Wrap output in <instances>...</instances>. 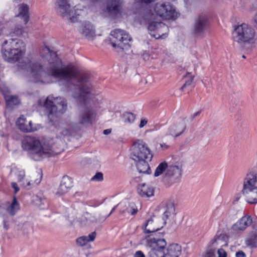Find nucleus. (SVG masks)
Wrapping results in <instances>:
<instances>
[{"instance_id": "nucleus-1", "label": "nucleus", "mask_w": 257, "mask_h": 257, "mask_svg": "<svg viewBox=\"0 0 257 257\" xmlns=\"http://www.w3.org/2000/svg\"><path fill=\"white\" fill-rule=\"evenodd\" d=\"M41 56L48 59V66L46 71L43 66L33 58H26L24 60V69L30 73L32 81L35 82H48V78L52 76L57 80L67 83L76 79L85 82V78H79L80 75L78 68L72 64H65L55 52L51 51L47 47L40 51Z\"/></svg>"}, {"instance_id": "nucleus-2", "label": "nucleus", "mask_w": 257, "mask_h": 257, "mask_svg": "<svg viewBox=\"0 0 257 257\" xmlns=\"http://www.w3.org/2000/svg\"><path fill=\"white\" fill-rule=\"evenodd\" d=\"M79 78H85V82H80L76 79L72 82H68L67 91L71 96L78 99L80 102H83L84 104L77 113V123L81 125L91 124L95 120L97 114L93 108L89 105L90 103V100L86 97L90 93L92 86L87 77L80 75Z\"/></svg>"}, {"instance_id": "nucleus-3", "label": "nucleus", "mask_w": 257, "mask_h": 257, "mask_svg": "<svg viewBox=\"0 0 257 257\" xmlns=\"http://www.w3.org/2000/svg\"><path fill=\"white\" fill-rule=\"evenodd\" d=\"M22 147L24 150L31 152L32 158L36 161L55 156L64 150V143L58 138L39 140L27 136L23 141Z\"/></svg>"}, {"instance_id": "nucleus-4", "label": "nucleus", "mask_w": 257, "mask_h": 257, "mask_svg": "<svg viewBox=\"0 0 257 257\" xmlns=\"http://www.w3.org/2000/svg\"><path fill=\"white\" fill-rule=\"evenodd\" d=\"M254 35V30L247 24L234 26L233 41L243 50L249 51L254 47L252 40Z\"/></svg>"}, {"instance_id": "nucleus-5", "label": "nucleus", "mask_w": 257, "mask_h": 257, "mask_svg": "<svg viewBox=\"0 0 257 257\" xmlns=\"http://www.w3.org/2000/svg\"><path fill=\"white\" fill-rule=\"evenodd\" d=\"M39 104L48 111V117L51 120L64 113L67 109V101L61 97L48 96L44 101H39Z\"/></svg>"}, {"instance_id": "nucleus-6", "label": "nucleus", "mask_w": 257, "mask_h": 257, "mask_svg": "<svg viewBox=\"0 0 257 257\" xmlns=\"http://www.w3.org/2000/svg\"><path fill=\"white\" fill-rule=\"evenodd\" d=\"M183 164L182 162L171 164L164 161L160 163L155 170V177L164 174L166 177L175 180L180 179L182 175Z\"/></svg>"}, {"instance_id": "nucleus-7", "label": "nucleus", "mask_w": 257, "mask_h": 257, "mask_svg": "<svg viewBox=\"0 0 257 257\" xmlns=\"http://www.w3.org/2000/svg\"><path fill=\"white\" fill-rule=\"evenodd\" d=\"M112 46L118 52H121L130 47L128 42L132 38L129 34L121 29H115L112 31L109 37Z\"/></svg>"}, {"instance_id": "nucleus-8", "label": "nucleus", "mask_w": 257, "mask_h": 257, "mask_svg": "<svg viewBox=\"0 0 257 257\" xmlns=\"http://www.w3.org/2000/svg\"><path fill=\"white\" fill-rule=\"evenodd\" d=\"M22 43L21 41L13 39L5 41L2 49L5 59L8 61L18 60L24 54L18 46Z\"/></svg>"}, {"instance_id": "nucleus-9", "label": "nucleus", "mask_w": 257, "mask_h": 257, "mask_svg": "<svg viewBox=\"0 0 257 257\" xmlns=\"http://www.w3.org/2000/svg\"><path fill=\"white\" fill-rule=\"evenodd\" d=\"M153 154L148 145L142 139H136L133 141L132 158L134 161L140 159L152 160Z\"/></svg>"}, {"instance_id": "nucleus-10", "label": "nucleus", "mask_w": 257, "mask_h": 257, "mask_svg": "<svg viewBox=\"0 0 257 257\" xmlns=\"http://www.w3.org/2000/svg\"><path fill=\"white\" fill-rule=\"evenodd\" d=\"M186 122L181 120L172 125H167L160 128V134L161 137L166 140L180 136L185 131Z\"/></svg>"}, {"instance_id": "nucleus-11", "label": "nucleus", "mask_w": 257, "mask_h": 257, "mask_svg": "<svg viewBox=\"0 0 257 257\" xmlns=\"http://www.w3.org/2000/svg\"><path fill=\"white\" fill-rule=\"evenodd\" d=\"M154 9L156 14L163 19H175L178 17L175 9L169 3H158Z\"/></svg>"}, {"instance_id": "nucleus-12", "label": "nucleus", "mask_w": 257, "mask_h": 257, "mask_svg": "<svg viewBox=\"0 0 257 257\" xmlns=\"http://www.w3.org/2000/svg\"><path fill=\"white\" fill-rule=\"evenodd\" d=\"M143 243L150 247V251H155L156 255L162 257L164 253V249L167 245V242L164 238H156L150 236L143 240Z\"/></svg>"}, {"instance_id": "nucleus-13", "label": "nucleus", "mask_w": 257, "mask_h": 257, "mask_svg": "<svg viewBox=\"0 0 257 257\" xmlns=\"http://www.w3.org/2000/svg\"><path fill=\"white\" fill-rule=\"evenodd\" d=\"M208 24V20L206 15L200 14L196 17L192 29V33L194 36H200L204 33Z\"/></svg>"}, {"instance_id": "nucleus-14", "label": "nucleus", "mask_w": 257, "mask_h": 257, "mask_svg": "<svg viewBox=\"0 0 257 257\" xmlns=\"http://www.w3.org/2000/svg\"><path fill=\"white\" fill-rule=\"evenodd\" d=\"M252 218L250 216H244L232 225L231 230L236 233H242L252 223Z\"/></svg>"}, {"instance_id": "nucleus-15", "label": "nucleus", "mask_w": 257, "mask_h": 257, "mask_svg": "<svg viewBox=\"0 0 257 257\" xmlns=\"http://www.w3.org/2000/svg\"><path fill=\"white\" fill-rule=\"evenodd\" d=\"M70 10L67 0H58L56 11L59 15L67 19H73L74 16L70 13Z\"/></svg>"}, {"instance_id": "nucleus-16", "label": "nucleus", "mask_w": 257, "mask_h": 257, "mask_svg": "<svg viewBox=\"0 0 257 257\" xmlns=\"http://www.w3.org/2000/svg\"><path fill=\"white\" fill-rule=\"evenodd\" d=\"M16 124L22 131L26 133L33 132L37 130L36 126L33 125L30 119H27L24 115H21L17 120Z\"/></svg>"}, {"instance_id": "nucleus-17", "label": "nucleus", "mask_w": 257, "mask_h": 257, "mask_svg": "<svg viewBox=\"0 0 257 257\" xmlns=\"http://www.w3.org/2000/svg\"><path fill=\"white\" fill-rule=\"evenodd\" d=\"M228 245V237L225 234H221L214 237L211 242L210 247L214 249L215 251L219 248H224Z\"/></svg>"}, {"instance_id": "nucleus-18", "label": "nucleus", "mask_w": 257, "mask_h": 257, "mask_svg": "<svg viewBox=\"0 0 257 257\" xmlns=\"http://www.w3.org/2000/svg\"><path fill=\"white\" fill-rule=\"evenodd\" d=\"M17 20L23 21V25H27L29 20V7L25 4L18 6V13L16 15Z\"/></svg>"}, {"instance_id": "nucleus-19", "label": "nucleus", "mask_w": 257, "mask_h": 257, "mask_svg": "<svg viewBox=\"0 0 257 257\" xmlns=\"http://www.w3.org/2000/svg\"><path fill=\"white\" fill-rule=\"evenodd\" d=\"M101 210L98 208H94L89 212H86L84 216L81 218V221H89L90 222H96L100 219H104L101 215Z\"/></svg>"}, {"instance_id": "nucleus-20", "label": "nucleus", "mask_w": 257, "mask_h": 257, "mask_svg": "<svg viewBox=\"0 0 257 257\" xmlns=\"http://www.w3.org/2000/svg\"><path fill=\"white\" fill-rule=\"evenodd\" d=\"M162 228V224H159L157 218L154 217L148 219L144 228L145 233H150L158 231Z\"/></svg>"}, {"instance_id": "nucleus-21", "label": "nucleus", "mask_w": 257, "mask_h": 257, "mask_svg": "<svg viewBox=\"0 0 257 257\" xmlns=\"http://www.w3.org/2000/svg\"><path fill=\"white\" fill-rule=\"evenodd\" d=\"M72 186L71 180L68 176L63 177L60 186L56 191V194L59 196L64 195L72 187Z\"/></svg>"}, {"instance_id": "nucleus-22", "label": "nucleus", "mask_w": 257, "mask_h": 257, "mask_svg": "<svg viewBox=\"0 0 257 257\" xmlns=\"http://www.w3.org/2000/svg\"><path fill=\"white\" fill-rule=\"evenodd\" d=\"M138 194L142 197L149 198L154 196L155 189L147 183L139 184L137 188Z\"/></svg>"}, {"instance_id": "nucleus-23", "label": "nucleus", "mask_w": 257, "mask_h": 257, "mask_svg": "<svg viewBox=\"0 0 257 257\" xmlns=\"http://www.w3.org/2000/svg\"><path fill=\"white\" fill-rule=\"evenodd\" d=\"M121 4L118 0H108L106 5V11L111 16H116L120 13Z\"/></svg>"}, {"instance_id": "nucleus-24", "label": "nucleus", "mask_w": 257, "mask_h": 257, "mask_svg": "<svg viewBox=\"0 0 257 257\" xmlns=\"http://www.w3.org/2000/svg\"><path fill=\"white\" fill-rule=\"evenodd\" d=\"M181 252V245L178 243H172L168 245L162 257H179Z\"/></svg>"}, {"instance_id": "nucleus-25", "label": "nucleus", "mask_w": 257, "mask_h": 257, "mask_svg": "<svg viewBox=\"0 0 257 257\" xmlns=\"http://www.w3.org/2000/svg\"><path fill=\"white\" fill-rule=\"evenodd\" d=\"M256 179V174L252 173L247 174L244 180L242 190L257 188Z\"/></svg>"}, {"instance_id": "nucleus-26", "label": "nucleus", "mask_w": 257, "mask_h": 257, "mask_svg": "<svg viewBox=\"0 0 257 257\" xmlns=\"http://www.w3.org/2000/svg\"><path fill=\"white\" fill-rule=\"evenodd\" d=\"M81 33L88 40H93L95 36L94 28L89 23H85L82 25Z\"/></svg>"}, {"instance_id": "nucleus-27", "label": "nucleus", "mask_w": 257, "mask_h": 257, "mask_svg": "<svg viewBox=\"0 0 257 257\" xmlns=\"http://www.w3.org/2000/svg\"><path fill=\"white\" fill-rule=\"evenodd\" d=\"M31 178H27L26 182H23L22 185L24 188H29L38 185L41 181L42 173H38L33 174Z\"/></svg>"}, {"instance_id": "nucleus-28", "label": "nucleus", "mask_w": 257, "mask_h": 257, "mask_svg": "<svg viewBox=\"0 0 257 257\" xmlns=\"http://www.w3.org/2000/svg\"><path fill=\"white\" fill-rule=\"evenodd\" d=\"M151 161L147 159H140L138 161H135L136 162V167L138 172L142 174H150L151 169L148 162Z\"/></svg>"}, {"instance_id": "nucleus-29", "label": "nucleus", "mask_w": 257, "mask_h": 257, "mask_svg": "<svg viewBox=\"0 0 257 257\" xmlns=\"http://www.w3.org/2000/svg\"><path fill=\"white\" fill-rule=\"evenodd\" d=\"M245 243L251 247L257 246V227L252 228L245 238Z\"/></svg>"}, {"instance_id": "nucleus-30", "label": "nucleus", "mask_w": 257, "mask_h": 257, "mask_svg": "<svg viewBox=\"0 0 257 257\" xmlns=\"http://www.w3.org/2000/svg\"><path fill=\"white\" fill-rule=\"evenodd\" d=\"M242 193L246 198L248 203H257V188L242 190Z\"/></svg>"}, {"instance_id": "nucleus-31", "label": "nucleus", "mask_w": 257, "mask_h": 257, "mask_svg": "<svg viewBox=\"0 0 257 257\" xmlns=\"http://www.w3.org/2000/svg\"><path fill=\"white\" fill-rule=\"evenodd\" d=\"M70 13L74 16V18L73 19H69L73 22H76L79 16H82L85 14V12L82 9V7L81 6H77L73 9H71Z\"/></svg>"}, {"instance_id": "nucleus-32", "label": "nucleus", "mask_w": 257, "mask_h": 257, "mask_svg": "<svg viewBox=\"0 0 257 257\" xmlns=\"http://www.w3.org/2000/svg\"><path fill=\"white\" fill-rule=\"evenodd\" d=\"M18 23L12 29V33L17 36H22L25 32V26L23 25V21L17 20Z\"/></svg>"}, {"instance_id": "nucleus-33", "label": "nucleus", "mask_w": 257, "mask_h": 257, "mask_svg": "<svg viewBox=\"0 0 257 257\" xmlns=\"http://www.w3.org/2000/svg\"><path fill=\"white\" fill-rule=\"evenodd\" d=\"M19 209V204L18 203L16 198L13 199V202L8 206L6 211L11 216H14Z\"/></svg>"}, {"instance_id": "nucleus-34", "label": "nucleus", "mask_w": 257, "mask_h": 257, "mask_svg": "<svg viewBox=\"0 0 257 257\" xmlns=\"http://www.w3.org/2000/svg\"><path fill=\"white\" fill-rule=\"evenodd\" d=\"M8 107L12 108L15 105L20 103V100L18 97L13 95H6L5 96Z\"/></svg>"}, {"instance_id": "nucleus-35", "label": "nucleus", "mask_w": 257, "mask_h": 257, "mask_svg": "<svg viewBox=\"0 0 257 257\" xmlns=\"http://www.w3.org/2000/svg\"><path fill=\"white\" fill-rule=\"evenodd\" d=\"M161 27L166 29H167V26L165 24L162 22H153L149 24L148 30L150 32V34L154 33L157 32L158 29Z\"/></svg>"}, {"instance_id": "nucleus-36", "label": "nucleus", "mask_w": 257, "mask_h": 257, "mask_svg": "<svg viewBox=\"0 0 257 257\" xmlns=\"http://www.w3.org/2000/svg\"><path fill=\"white\" fill-rule=\"evenodd\" d=\"M166 208L167 209L164 213V215L166 218H168L169 216L175 214V209L174 204L171 202L167 203Z\"/></svg>"}, {"instance_id": "nucleus-37", "label": "nucleus", "mask_w": 257, "mask_h": 257, "mask_svg": "<svg viewBox=\"0 0 257 257\" xmlns=\"http://www.w3.org/2000/svg\"><path fill=\"white\" fill-rule=\"evenodd\" d=\"M122 212L132 215H135L137 213L138 209L134 203H131L126 206L125 209L123 210Z\"/></svg>"}, {"instance_id": "nucleus-38", "label": "nucleus", "mask_w": 257, "mask_h": 257, "mask_svg": "<svg viewBox=\"0 0 257 257\" xmlns=\"http://www.w3.org/2000/svg\"><path fill=\"white\" fill-rule=\"evenodd\" d=\"M168 27H167V29H165V28H162V27H161V28H159L158 29V31H157V32L156 33H151V35L158 39V38H162L163 37L164 35L165 34H166L168 32Z\"/></svg>"}, {"instance_id": "nucleus-39", "label": "nucleus", "mask_w": 257, "mask_h": 257, "mask_svg": "<svg viewBox=\"0 0 257 257\" xmlns=\"http://www.w3.org/2000/svg\"><path fill=\"white\" fill-rule=\"evenodd\" d=\"M215 252L214 249L209 246L203 253L202 257H216Z\"/></svg>"}, {"instance_id": "nucleus-40", "label": "nucleus", "mask_w": 257, "mask_h": 257, "mask_svg": "<svg viewBox=\"0 0 257 257\" xmlns=\"http://www.w3.org/2000/svg\"><path fill=\"white\" fill-rule=\"evenodd\" d=\"M124 121L128 123H133L136 119V116L132 113L127 112L124 115Z\"/></svg>"}, {"instance_id": "nucleus-41", "label": "nucleus", "mask_w": 257, "mask_h": 257, "mask_svg": "<svg viewBox=\"0 0 257 257\" xmlns=\"http://www.w3.org/2000/svg\"><path fill=\"white\" fill-rule=\"evenodd\" d=\"M58 134H60V137L68 136L70 134V131L65 127H60L57 130Z\"/></svg>"}, {"instance_id": "nucleus-42", "label": "nucleus", "mask_w": 257, "mask_h": 257, "mask_svg": "<svg viewBox=\"0 0 257 257\" xmlns=\"http://www.w3.org/2000/svg\"><path fill=\"white\" fill-rule=\"evenodd\" d=\"M87 239L86 236H82L78 237L76 240L77 245L80 246L85 245L87 243H88V240Z\"/></svg>"}, {"instance_id": "nucleus-43", "label": "nucleus", "mask_w": 257, "mask_h": 257, "mask_svg": "<svg viewBox=\"0 0 257 257\" xmlns=\"http://www.w3.org/2000/svg\"><path fill=\"white\" fill-rule=\"evenodd\" d=\"M25 177V173L24 170H20L17 173V178L19 182L22 183L26 182V181L24 180ZM23 183H22V184Z\"/></svg>"}, {"instance_id": "nucleus-44", "label": "nucleus", "mask_w": 257, "mask_h": 257, "mask_svg": "<svg viewBox=\"0 0 257 257\" xmlns=\"http://www.w3.org/2000/svg\"><path fill=\"white\" fill-rule=\"evenodd\" d=\"M217 257H227V254L226 251L224 248H219L217 250Z\"/></svg>"}, {"instance_id": "nucleus-45", "label": "nucleus", "mask_w": 257, "mask_h": 257, "mask_svg": "<svg viewBox=\"0 0 257 257\" xmlns=\"http://www.w3.org/2000/svg\"><path fill=\"white\" fill-rule=\"evenodd\" d=\"M103 174L101 172L97 173L92 178V181H102L103 180Z\"/></svg>"}, {"instance_id": "nucleus-46", "label": "nucleus", "mask_w": 257, "mask_h": 257, "mask_svg": "<svg viewBox=\"0 0 257 257\" xmlns=\"http://www.w3.org/2000/svg\"><path fill=\"white\" fill-rule=\"evenodd\" d=\"M96 236V233L95 231H93L90 234H89L87 236H86L87 238V240H88V242H91L94 240Z\"/></svg>"}, {"instance_id": "nucleus-47", "label": "nucleus", "mask_w": 257, "mask_h": 257, "mask_svg": "<svg viewBox=\"0 0 257 257\" xmlns=\"http://www.w3.org/2000/svg\"><path fill=\"white\" fill-rule=\"evenodd\" d=\"M148 122V119L147 118L142 117L141 119L139 127L140 128H143Z\"/></svg>"}, {"instance_id": "nucleus-48", "label": "nucleus", "mask_w": 257, "mask_h": 257, "mask_svg": "<svg viewBox=\"0 0 257 257\" xmlns=\"http://www.w3.org/2000/svg\"><path fill=\"white\" fill-rule=\"evenodd\" d=\"M193 76L191 75L190 79L188 81H187L185 82V83L181 87V89L183 90L184 88L186 86L190 85L193 81Z\"/></svg>"}, {"instance_id": "nucleus-49", "label": "nucleus", "mask_w": 257, "mask_h": 257, "mask_svg": "<svg viewBox=\"0 0 257 257\" xmlns=\"http://www.w3.org/2000/svg\"><path fill=\"white\" fill-rule=\"evenodd\" d=\"M12 186L14 189L15 193H16L17 192H18L19 191L20 188L18 187V186L16 183H15V182L12 183Z\"/></svg>"}, {"instance_id": "nucleus-50", "label": "nucleus", "mask_w": 257, "mask_h": 257, "mask_svg": "<svg viewBox=\"0 0 257 257\" xmlns=\"http://www.w3.org/2000/svg\"><path fill=\"white\" fill-rule=\"evenodd\" d=\"M236 257H245V254L241 250L238 251L235 253Z\"/></svg>"}, {"instance_id": "nucleus-51", "label": "nucleus", "mask_w": 257, "mask_h": 257, "mask_svg": "<svg viewBox=\"0 0 257 257\" xmlns=\"http://www.w3.org/2000/svg\"><path fill=\"white\" fill-rule=\"evenodd\" d=\"M6 212H7L6 209H5L4 207L0 206V215L4 216Z\"/></svg>"}, {"instance_id": "nucleus-52", "label": "nucleus", "mask_w": 257, "mask_h": 257, "mask_svg": "<svg viewBox=\"0 0 257 257\" xmlns=\"http://www.w3.org/2000/svg\"><path fill=\"white\" fill-rule=\"evenodd\" d=\"M135 257H145V255L141 251H138L135 255Z\"/></svg>"}, {"instance_id": "nucleus-53", "label": "nucleus", "mask_w": 257, "mask_h": 257, "mask_svg": "<svg viewBox=\"0 0 257 257\" xmlns=\"http://www.w3.org/2000/svg\"><path fill=\"white\" fill-rule=\"evenodd\" d=\"M149 257H159L158 256L156 253L155 251H149Z\"/></svg>"}, {"instance_id": "nucleus-54", "label": "nucleus", "mask_w": 257, "mask_h": 257, "mask_svg": "<svg viewBox=\"0 0 257 257\" xmlns=\"http://www.w3.org/2000/svg\"><path fill=\"white\" fill-rule=\"evenodd\" d=\"M111 132V129H106V130H105L103 131V134H104L105 135H107L110 134Z\"/></svg>"}, {"instance_id": "nucleus-55", "label": "nucleus", "mask_w": 257, "mask_h": 257, "mask_svg": "<svg viewBox=\"0 0 257 257\" xmlns=\"http://www.w3.org/2000/svg\"><path fill=\"white\" fill-rule=\"evenodd\" d=\"M155 1L156 0H142V2L147 4H150Z\"/></svg>"}, {"instance_id": "nucleus-56", "label": "nucleus", "mask_w": 257, "mask_h": 257, "mask_svg": "<svg viewBox=\"0 0 257 257\" xmlns=\"http://www.w3.org/2000/svg\"><path fill=\"white\" fill-rule=\"evenodd\" d=\"M199 114H200L199 111L196 112L191 115V117L192 118H194L196 116H198Z\"/></svg>"}, {"instance_id": "nucleus-57", "label": "nucleus", "mask_w": 257, "mask_h": 257, "mask_svg": "<svg viewBox=\"0 0 257 257\" xmlns=\"http://www.w3.org/2000/svg\"><path fill=\"white\" fill-rule=\"evenodd\" d=\"M115 207H114L112 208V209L111 211V212H110L108 214H107V215L104 216H103V217H104V219H106V217H107L108 216H109L111 214V213H112V212L115 210Z\"/></svg>"}, {"instance_id": "nucleus-58", "label": "nucleus", "mask_w": 257, "mask_h": 257, "mask_svg": "<svg viewBox=\"0 0 257 257\" xmlns=\"http://www.w3.org/2000/svg\"><path fill=\"white\" fill-rule=\"evenodd\" d=\"M160 146L161 148H163V149H166L168 147V146L167 145H166L165 144H161Z\"/></svg>"}, {"instance_id": "nucleus-59", "label": "nucleus", "mask_w": 257, "mask_h": 257, "mask_svg": "<svg viewBox=\"0 0 257 257\" xmlns=\"http://www.w3.org/2000/svg\"><path fill=\"white\" fill-rule=\"evenodd\" d=\"M253 20L255 23L257 25V14L254 16Z\"/></svg>"}]
</instances>
